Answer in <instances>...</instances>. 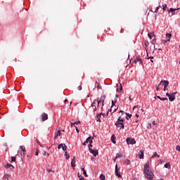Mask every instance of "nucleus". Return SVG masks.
I'll list each match as a JSON object with an SVG mask.
<instances>
[{
  "label": "nucleus",
  "instance_id": "55",
  "mask_svg": "<svg viewBox=\"0 0 180 180\" xmlns=\"http://www.w3.org/2000/svg\"><path fill=\"white\" fill-rule=\"evenodd\" d=\"M77 89H78V91H81V90L82 89V86H79L77 87Z\"/></svg>",
  "mask_w": 180,
  "mask_h": 180
},
{
  "label": "nucleus",
  "instance_id": "45",
  "mask_svg": "<svg viewBox=\"0 0 180 180\" xmlns=\"http://www.w3.org/2000/svg\"><path fill=\"white\" fill-rule=\"evenodd\" d=\"M79 123H81V122L79 120L77 121L76 122H74L73 124H79Z\"/></svg>",
  "mask_w": 180,
  "mask_h": 180
},
{
  "label": "nucleus",
  "instance_id": "34",
  "mask_svg": "<svg viewBox=\"0 0 180 180\" xmlns=\"http://www.w3.org/2000/svg\"><path fill=\"white\" fill-rule=\"evenodd\" d=\"M64 146V143H60L58 146V150H60V148H63V146Z\"/></svg>",
  "mask_w": 180,
  "mask_h": 180
},
{
  "label": "nucleus",
  "instance_id": "24",
  "mask_svg": "<svg viewBox=\"0 0 180 180\" xmlns=\"http://www.w3.org/2000/svg\"><path fill=\"white\" fill-rule=\"evenodd\" d=\"M124 164L125 165H130V160H129V159L125 160L124 162Z\"/></svg>",
  "mask_w": 180,
  "mask_h": 180
},
{
  "label": "nucleus",
  "instance_id": "36",
  "mask_svg": "<svg viewBox=\"0 0 180 180\" xmlns=\"http://www.w3.org/2000/svg\"><path fill=\"white\" fill-rule=\"evenodd\" d=\"M8 178H9V174H6V175L4 176V179H7L8 180V179H9Z\"/></svg>",
  "mask_w": 180,
  "mask_h": 180
},
{
  "label": "nucleus",
  "instance_id": "58",
  "mask_svg": "<svg viewBox=\"0 0 180 180\" xmlns=\"http://www.w3.org/2000/svg\"><path fill=\"white\" fill-rule=\"evenodd\" d=\"M148 60H154V56H150L148 58Z\"/></svg>",
  "mask_w": 180,
  "mask_h": 180
},
{
  "label": "nucleus",
  "instance_id": "63",
  "mask_svg": "<svg viewBox=\"0 0 180 180\" xmlns=\"http://www.w3.org/2000/svg\"><path fill=\"white\" fill-rule=\"evenodd\" d=\"M97 88L101 89V84H98Z\"/></svg>",
  "mask_w": 180,
  "mask_h": 180
},
{
  "label": "nucleus",
  "instance_id": "4",
  "mask_svg": "<svg viewBox=\"0 0 180 180\" xmlns=\"http://www.w3.org/2000/svg\"><path fill=\"white\" fill-rule=\"evenodd\" d=\"M160 84V85H161V84H163V86H164L163 91H165V88H167L168 85H169V82H168V80H161Z\"/></svg>",
  "mask_w": 180,
  "mask_h": 180
},
{
  "label": "nucleus",
  "instance_id": "10",
  "mask_svg": "<svg viewBox=\"0 0 180 180\" xmlns=\"http://www.w3.org/2000/svg\"><path fill=\"white\" fill-rule=\"evenodd\" d=\"M137 62L139 63V64H141V65H143V60H141V58H136V60H134V63H135L136 64Z\"/></svg>",
  "mask_w": 180,
  "mask_h": 180
},
{
  "label": "nucleus",
  "instance_id": "12",
  "mask_svg": "<svg viewBox=\"0 0 180 180\" xmlns=\"http://www.w3.org/2000/svg\"><path fill=\"white\" fill-rule=\"evenodd\" d=\"M71 165L72 168H75V156H74L71 161Z\"/></svg>",
  "mask_w": 180,
  "mask_h": 180
},
{
  "label": "nucleus",
  "instance_id": "7",
  "mask_svg": "<svg viewBox=\"0 0 180 180\" xmlns=\"http://www.w3.org/2000/svg\"><path fill=\"white\" fill-rule=\"evenodd\" d=\"M89 153H91V154H93L94 157H96V155L99 154V152L98 151V150H94L92 149V148H89Z\"/></svg>",
  "mask_w": 180,
  "mask_h": 180
},
{
  "label": "nucleus",
  "instance_id": "56",
  "mask_svg": "<svg viewBox=\"0 0 180 180\" xmlns=\"http://www.w3.org/2000/svg\"><path fill=\"white\" fill-rule=\"evenodd\" d=\"M42 154H43V155H47V153L46 152V150H44L42 152Z\"/></svg>",
  "mask_w": 180,
  "mask_h": 180
},
{
  "label": "nucleus",
  "instance_id": "5",
  "mask_svg": "<svg viewBox=\"0 0 180 180\" xmlns=\"http://www.w3.org/2000/svg\"><path fill=\"white\" fill-rule=\"evenodd\" d=\"M115 126H117V127L120 129V130H122V129H124V124H123V122H116Z\"/></svg>",
  "mask_w": 180,
  "mask_h": 180
},
{
  "label": "nucleus",
  "instance_id": "41",
  "mask_svg": "<svg viewBox=\"0 0 180 180\" xmlns=\"http://www.w3.org/2000/svg\"><path fill=\"white\" fill-rule=\"evenodd\" d=\"M154 50H160V51H162V49H161V48L157 49V48L155 47V45H154Z\"/></svg>",
  "mask_w": 180,
  "mask_h": 180
},
{
  "label": "nucleus",
  "instance_id": "29",
  "mask_svg": "<svg viewBox=\"0 0 180 180\" xmlns=\"http://www.w3.org/2000/svg\"><path fill=\"white\" fill-rule=\"evenodd\" d=\"M20 150L25 153L26 151V148L23 147V146H20Z\"/></svg>",
  "mask_w": 180,
  "mask_h": 180
},
{
  "label": "nucleus",
  "instance_id": "3",
  "mask_svg": "<svg viewBox=\"0 0 180 180\" xmlns=\"http://www.w3.org/2000/svg\"><path fill=\"white\" fill-rule=\"evenodd\" d=\"M127 144H136V140L134 138H127L126 139Z\"/></svg>",
  "mask_w": 180,
  "mask_h": 180
},
{
  "label": "nucleus",
  "instance_id": "6",
  "mask_svg": "<svg viewBox=\"0 0 180 180\" xmlns=\"http://www.w3.org/2000/svg\"><path fill=\"white\" fill-rule=\"evenodd\" d=\"M115 176H117V178L122 179V174L119 172V169L117 168V164L115 165Z\"/></svg>",
  "mask_w": 180,
  "mask_h": 180
},
{
  "label": "nucleus",
  "instance_id": "61",
  "mask_svg": "<svg viewBox=\"0 0 180 180\" xmlns=\"http://www.w3.org/2000/svg\"><path fill=\"white\" fill-rule=\"evenodd\" d=\"M79 180H85V178L84 176L79 177Z\"/></svg>",
  "mask_w": 180,
  "mask_h": 180
},
{
  "label": "nucleus",
  "instance_id": "60",
  "mask_svg": "<svg viewBox=\"0 0 180 180\" xmlns=\"http://www.w3.org/2000/svg\"><path fill=\"white\" fill-rule=\"evenodd\" d=\"M116 160H117V156H116L115 158H113V161H114V162H116Z\"/></svg>",
  "mask_w": 180,
  "mask_h": 180
},
{
  "label": "nucleus",
  "instance_id": "21",
  "mask_svg": "<svg viewBox=\"0 0 180 180\" xmlns=\"http://www.w3.org/2000/svg\"><path fill=\"white\" fill-rule=\"evenodd\" d=\"M165 168H167V169H169L171 168V165L169 164V162L165 164Z\"/></svg>",
  "mask_w": 180,
  "mask_h": 180
},
{
  "label": "nucleus",
  "instance_id": "37",
  "mask_svg": "<svg viewBox=\"0 0 180 180\" xmlns=\"http://www.w3.org/2000/svg\"><path fill=\"white\" fill-rule=\"evenodd\" d=\"M162 9L163 11H167V4L162 5Z\"/></svg>",
  "mask_w": 180,
  "mask_h": 180
},
{
  "label": "nucleus",
  "instance_id": "14",
  "mask_svg": "<svg viewBox=\"0 0 180 180\" xmlns=\"http://www.w3.org/2000/svg\"><path fill=\"white\" fill-rule=\"evenodd\" d=\"M172 37V34H169V33L166 34V39H167V41H169L171 40Z\"/></svg>",
  "mask_w": 180,
  "mask_h": 180
},
{
  "label": "nucleus",
  "instance_id": "35",
  "mask_svg": "<svg viewBox=\"0 0 180 180\" xmlns=\"http://www.w3.org/2000/svg\"><path fill=\"white\" fill-rule=\"evenodd\" d=\"M55 134H56V136H61V131L58 130Z\"/></svg>",
  "mask_w": 180,
  "mask_h": 180
},
{
  "label": "nucleus",
  "instance_id": "26",
  "mask_svg": "<svg viewBox=\"0 0 180 180\" xmlns=\"http://www.w3.org/2000/svg\"><path fill=\"white\" fill-rule=\"evenodd\" d=\"M155 157H160L157 152H155V153L152 155L151 158H155Z\"/></svg>",
  "mask_w": 180,
  "mask_h": 180
},
{
  "label": "nucleus",
  "instance_id": "17",
  "mask_svg": "<svg viewBox=\"0 0 180 180\" xmlns=\"http://www.w3.org/2000/svg\"><path fill=\"white\" fill-rule=\"evenodd\" d=\"M179 8H170L169 10V12H171L172 13V15H174V13H175V11H179Z\"/></svg>",
  "mask_w": 180,
  "mask_h": 180
},
{
  "label": "nucleus",
  "instance_id": "48",
  "mask_svg": "<svg viewBox=\"0 0 180 180\" xmlns=\"http://www.w3.org/2000/svg\"><path fill=\"white\" fill-rule=\"evenodd\" d=\"M148 36L149 37V39L151 40V39H153V37L151 36V34L150 33H148Z\"/></svg>",
  "mask_w": 180,
  "mask_h": 180
},
{
  "label": "nucleus",
  "instance_id": "32",
  "mask_svg": "<svg viewBox=\"0 0 180 180\" xmlns=\"http://www.w3.org/2000/svg\"><path fill=\"white\" fill-rule=\"evenodd\" d=\"M65 157L66 160H70V155L67 154V151L65 152Z\"/></svg>",
  "mask_w": 180,
  "mask_h": 180
},
{
  "label": "nucleus",
  "instance_id": "57",
  "mask_svg": "<svg viewBox=\"0 0 180 180\" xmlns=\"http://www.w3.org/2000/svg\"><path fill=\"white\" fill-rule=\"evenodd\" d=\"M150 37H155V35L154 34V32H150Z\"/></svg>",
  "mask_w": 180,
  "mask_h": 180
},
{
  "label": "nucleus",
  "instance_id": "28",
  "mask_svg": "<svg viewBox=\"0 0 180 180\" xmlns=\"http://www.w3.org/2000/svg\"><path fill=\"white\" fill-rule=\"evenodd\" d=\"M62 149L65 153L67 151V146H65V143L63 144V146H62Z\"/></svg>",
  "mask_w": 180,
  "mask_h": 180
},
{
  "label": "nucleus",
  "instance_id": "62",
  "mask_svg": "<svg viewBox=\"0 0 180 180\" xmlns=\"http://www.w3.org/2000/svg\"><path fill=\"white\" fill-rule=\"evenodd\" d=\"M105 98H106V96H105V95H103V96H101V99H105Z\"/></svg>",
  "mask_w": 180,
  "mask_h": 180
},
{
  "label": "nucleus",
  "instance_id": "27",
  "mask_svg": "<svg viewBox=\"0 0 180 180\" xmlns=\"http://www.w3.org/2000/svg\"><path fill=\"white\" fill-rule=\"evenodd\" d=\"M123 156V154H122L121 153H117L116 157L117 158H122V157Z\"/></svg>",
  "mask_w": 180,
  "mask_h": 180
},
{
  "label": "nucleus",
  "instance_id": "64",
  "mask_svg": "<svg viewBox=\"0 0 180 180\" xmlns=\"http://www.w3.org/2000/svg\"><path fill=\"white\" fill-rule=\"evenodd\" d=\"M120 113H122V115H123V114L124 113V111L120 110Z\"/></svg>",
  "mask_w": 180,
  "mask_h": 180
},
{
  "label": "nucleus",
  "instance_id": "19",
  "mask_svg": "<svg viewBox=\"0 0 180 180\" xmlns=\"http://www.w3.org/2000/svg\"><path fill=\"white\" fill-rule=\"evenodd\" d=\"M118 123H123V122H124V119L122 118V117H120L118 119H117V121Z\"/></svg>",
  "mask_w": 180,
  "mask_h": 180
},
{
  "label": "nucleus",
  "instance_id": "1",
  "mask_svg": "<svg viewBox=\"0 0 180 180\" xmlns=\"http://www.w3.org/2000/svg\"><path fill=\"white\" fill-rule=\"evenodd\" d=\"M143 174L146 176L149 180H153L154 179V173L150 169V163L146 162L145 165L143 166Z\"/></svg>",
  "mask_w": 180,
  "mask_h": 180
},
{
  "label": "nucleus",
  "instance_id": "9",
  "mask_svg": "<svg viewBox=\"0 0 180 180\" xmlns=\"http://www.w3.org/2000/svg\"><path fill=\"white\" fill-rule=\"evenodd\" d=\"M48 119H49V115L44 112L41 115V120H42V122H46V120H47Z\"/></svg>",
  "mask_w": 180,
  "mask_h": 180
},
{
  "label": "nucleus",
  "instance_id": "33",
  "mask_svg": "<svg viewBox=\"0 0 180 180\" xmlns=\"http://www.w3.org/2000/svg\"><path fill=\"white\" fill-rule=\"evenodd\" d=\"M92 143H94V141L93 140H91L90 142H89V150L90 148H91V147H92Z\"/></svg>",
  "mask_w": 180,
  "mask_h": 180
},
{
  "label": "nucleus",
  "instance_id": "38",
  "mask_svg": "<svg viewBox=\"0 0 180 180\" xmlns=\"http://www.w3.org/2000/svg\"><path fill=\"white\" fill-rule=\"evenodd\" d=\"M125 115L127 117H131V114H129V112H125Z\"/></svg>",
  "mask_w": 180,
  "mask_h": 180
},
{
  "label": "nucleus",
  "instance_id": "30",
  "mask_svg": "<svg viewBox=\"0 0 180 180\" xmlns=\"http://www.w3.org/2000/svg\"><path fill=\"white\" fill-rule=\"evenodd\" d=\"M155 43H157V39H155V38H154V39L151 41V44H153L154 46H155Z\"/></svg>",
  "mask_w": 180,
  "mask_h": 180
},
{
  "label": "nucleus",
  "instance_id": "49",
  "mask_svg": "<svg viewBox=\"0 0 180 180\" xmlns=\"http://www.w3.org/2000/svg\"><path fill=\"white\" fill-rule=\"evenodd\" d=\"M162 41H163V44H165L166 43H168V41H167V39H166V40H162Z\"/></svg>",
  "mask_w": 180,
  "mask_h": 180
},
{
  "label": "nucleus",
  "instance_id": "18",
  "mask_svg": "<svg viewBox=\"0 0 180 180\" xmlns=\"http://www.w3.org/2000/svg\"><path fill=\"white\" fill-rule=\"evenodd\" d=\"M11 167H12L13 169V168H15V167H13V165H12L11 164L7 163L6 165L5 166V168H6L7 169L11 168Z\"/></svg>",
  "mask_w": 180,
  "mask_h": 180
},
{
  "label": "nucleus",
  "instance_id": "31",
  "mask_svg": "<svg viewBox=\"0 0 180 180\" xmlns=\"http://www.w3.org/2000/svg\"><path fill=\"white\" fill-rule=\"evenodd\" d=\"M105 175H103V174H101L100 175V180H105Z\"/></svg>",
  "mask_w": 180,
  "mask_h": 180
},
{
  "label": "nucleus",
  "instance_id": "11",
  "mask_svg": "<svg viewBox=\"0 0 180 180\" xmlns=\"http://www.w3.org/2000/svg\"><path fill=\"white\" fill-rule=\"evenodd\" d=\"M139 159L143 160V158H144V150H141L139 151Z\"/></svg>",
  "mask_w": 180,
  "mask_h": 180
},
{
  "label": "nucleus",
  "instance_id": "13",
  "mask_svg": "<svg viewBox=\"0 0 180 180\" xmlns=\"http://www.w3.org/2000/svg\"><path fill=\"white\" fill-rule=\"evenodd\" d=\"M102 112L97 114L96 115V122H101V116H102Z\"/></svg>",
  "mask_w": 180,
  "mask_h": 180
},
{
  "label": "nucleus",
  "instance_id": "40",
  "mask_svg": "<svg viewBox=\"0 0 180 180\" xmlns=\"http://www.w3.org/2000/svg\"><path fill=\"white\" fill-rule=\"evenodd\" d=\"M160 8H161V6H158L155 10V13H157V12H158V9H160Z\"/></svg>",
  "mask_w": 180,
  "mask_h": 180
},
{
  "label": "nucleus",
  "instance_id": "51",
  "mask_svg": "<svg viewBox=\"0 0 180 180\" xmlns=\"http://www.w3.org/2000/svg\"><path fill=\"white\" fill-rule=\"evenodd\" d=\"M75 127L76 129L77 133H79V129H78V127H77V126H75Z\"/></svg>",
  "mask_w": 180,
  "mask_h": 180
},
{
  "label": "nucleus",
  "instance_id": "54",
  "mask_svg": "<svg viewBox=\"0 0 180 180\" xmlns=\"http://www.w3.org/2000/svg\"><path fill=\"white\" fill-rule=\"evenodd\" d=\"M47 172H54V171H53V169H48Z\"/></svg>",
  "mask_w": 180,
  "mask_h": 180
},
{
  "label": "nucleus",
  "instance_id": "15",
  "mask_svg": "<svg viewBox=\"0 0 180 180\" xmlns=\"http://www.w3.org/2000/svg\"><path fill=\"white\" fill-rule=\"evenodd\" d=\"M116 137L115 136V134H112L111 136V141L113 143V144H116Z\"/></svg>",
  "mask_w": 180,
  "mask_h": 180
},
{
  "label": "nucleus",
  "instance_id": "39",
  "mask_svg": "<svg viewBox=\"0 0 180 180\" xmlns=\"http://www.w3.org/2000/svg\"><path fill=\"white\" fill-rule=\"evenodd\" d=\"M145 46L146 47H148V46H150V43L148 41H145Z\"/></svg>",
  "mask_w": 180,
  "mask_h": 180
},
{
  "label": "nucleus",
  "instance_id": "53",
  "mask_svg": "<svg viewBox=\"0 0 180 180\" xmlns=\"http://www.w3.org/2000/svg\"><path fill=\"white\" fill-rule=\"evenodd\" d=\"M4 146L6 147V151H8V143H4Z\"/></svg>",
  "mask_w": 180,
  "mask_h": 180
},
{
  "label": "nucleus",
  "instance_id": "50",
  "mask_svg": "<svg viewBox=\"0 0 180 180\" xmlns=\"http://www.w3.org/2000/svg\"><path fill=\"white\" fill-rule=\"evenodd\" d=\"M96 102H97L96 99H94L91 105H96Z\"/></svg>",
  "mask_w": 180,
  "mask_h": 180
},
{
  "label": "nucleus",
  "instance_id": "44",
  "mask_svg": "<svg viewBox=\"0 0 180 180\" xmlns=\"http://www.w3.org/2000/svg\"><path fill=\"white\" fill-rule=\"evenodd\" d=\"M160 101H168V98H161Z\"/></svg>",
  "mask_w": 180,
  "mask_h": 180
},
{
  "label": "nucleus",
  "instance_id": "59",
  "mask_svg": "<svg viewBox=\"0 0 180 180\" xmlns=\"http://www.w3.org/2000/svg\"><path fill=\"white\" fill-rule=\"evenodd\" d=\"M77 176H78V178H81L82 176L81 175V174H79V172H78Z\"/></svg>",
  "mask_w": 180,
  "mask_h": 180
},
{
  "label": "nucleus",
  "instance_id": "8",
  "mask_svg": "<svg viewBox=\"0 0 180 180\" xmlns=\"http://www.w3.org/2000/svg\"><path fill=\"white\" fill-rule=\"evenodd\" d=\"M91 140H94V137L92 136H89L86 141L83 143V146H86L88 143H90Z\"/></svg>",
  "mask_w": 180,
  "mask_h": 180
},
{
  "label": "nucleus",
  "instance_id": "25",
  "mask_svg": "<svg viewBox=\"0 0 180 180\" xmlns=\"http://www.w3.org/2000/svg\"><path fill=\"white\" fill-rule=\"evenodd\" d=\"M16 161V157L15 156H11V160L10 162H15Z\"/></svg>",
  "mask_w": 180,
  "mask_h": 180
},
{
  "label": "nucleus",
  "instance_id": "2",
  "mask_svg": "<svg viewBox=\"0 0 180 180\" xmlns=\"http://www.w3.org/2000/svg\"><path fill=\"white\" fill-rule=\"evenodd\" d=\"M175 95H176V92L166 93V96H168L169 101H170V102H174V101H175Z\"/></svg>",
  "mask_w": 180,
  "mask_h": 180
},
{
  "label": "nucleus",
  "instance_id": "16",
  "mask_svg": "<svg viewBox=\"0 0 180 180\" xmlns=\"http://www.w3.org/2000/svg\"><path fill=\"white\" fill-rule=\"evenodd\" d=\"M96 101H97V106H99V103H102V102H103L102 105L103 106V103L105 102L104 100H101V98H98Z\"/></svg>",
  "mask_w": 180,
  "mask_h": 180
},
{
  "label": "nucleus",
  "instance_id": "43",
  "mask_svg": "<svg viewBox=\"0 0 180 180\" xmlns=\"http://www.w3.org/2000/svg\"><path fill=\"white\" fill-rule=\"evenodd\" d=\"M176 150L177 151H180V146H179V145H177V146H176Z\"/></svg>",
  "mask_w": 180,
  "mask_h": 180
},
{
  "label": "nucleus",
  "instance_id": "42",
  "mask_svg": "<svg viewBox=\"0 0 180 180\" xmlns=\"http://www.w3.org/2000/svg\"><path fill=\"white\" fill-rule=\"evenodd\" d=\"M160 85H161V83L156 86V91H160Z\"/></svg>",
  "mask_w": 180,
  "mask_h": 180
},
{
  "label": "nucleus",
  "instance_id": "47",
  "mask_svg": "<svg viewBox=\"0 0 180 180\" xmlns=\"http://www.w3.org/2000/svg\"><path fill=\"white\" fill-rule=\"evenodd\" d=\"M147 129H151V123L148 124Z\"/></svg>",
  "mask_w": 180,
  "mask_h": 180
},
{
  "label": "nucleus",
  "instance_id": "52",
  "mask_svg": "<svg viewBox=\"0 0 180 180\" xmlns=\"http://www.w3.org/2000/svg\"><path fill=\"white\" fill-rule=\"evenodd\" d=\"M35 155H39V149L36 150Z\"/></svg>",
  "mask_w": 180,
  "mask_h": 180
},
{
  "label": "nucleus",
  "instance_id": "23",
  "mask_svg": "<svg viewBox=\"0 0 180 180\" xmlns=\"http://www.w3.org/2000/svg\"><path fill=\"white\" fill-rule=\"evenodd\" d=\"M91 108L93 109L94 113H95V112H96V105L91 104Z\"/></svg>",
  "mask_w": 180,
  "mask_h": 180
},
{
  "label": "nucleus",
  "instance_id": "46",
  "mask_svg": "<svg viewBox=\"0 0 180 180\" xmlns=\"http://www.w3.org/2000/svg\"><path fill=\"white\" fill-rule=\"evenodd\" d=\"M122 89H123V87L122 86H120V90H119V89H117V92H120V91H122Z\"/></svg>",
  "mask_w": 180,
  "mask_h": 180
},
{
  "label": "nucleus",
  "instance_id": "20",
  "mask_svg": "<svg viewBox=\"0 0 180 180\" xmlns=\"http://www.w3.org/2000/svg\"><path fill=\"white\" fill-rule=\"evenodd\" d=\"M82 171L83 172L84 176L88 177V174H86V170H85V168L82 167Z\"/></svg>",
  "mask_w": 180,
  "mask_h": 180
},
{
  "label": "nucleus",
  "instance_id": "22",
  "mask_svg": "<svg viewBox=\"0 0 180 180\" xmlns=\"http://www.w3.org/2000/svg\"><path fill=\"white\" fill-rule=\"evenodd\" d=\"M116 102H117V99L115 98L114 101H112V106L111 108H113L116 105Z\"/></svg>",
  "mask_w": 180,
  "mask_h": 180
}]
</instances>
